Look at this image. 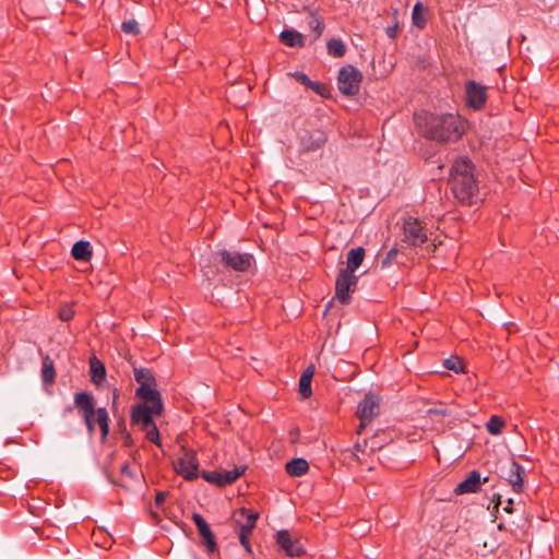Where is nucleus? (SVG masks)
<instances>
[{"mask_svg": "<svg viewBox=\"0 0 559 559\" xmlns=\"http://www.w3.org/2000/svg\"><path fill=\"white\" fill-rule=\"evenodd\" d=\"M288 75L294 78L296 80V82L306 86L307 88L309 87V85L312 81L308 78V75L306 73L300 72V71L290 72V73H288Z\"/></svg>", "mask_w": 559, "mask_h": 559, "instance_id": "e433bc0d", "label": "nucleus"}, {"mask_svg": "<svg viewBox=\"0 0 559 559\" xmlns=\"http://www.w3.org/2000/svg\"><path fill=\"white\" fill-rule=\"evenodd\" d=\"M328 53L334 58H341L346 53L345 44L338 38H331L326 43Z\"/></svg>", "mask_w": 559, "mask_h": 559, "instance_id": "bb28decb", "label": "nucleus"}, {"mask_svg": "<svg viewBox=\"0 0 559 559\" xmlns=\"http://www.w3.org/2000/svg\"><path fill=\"white\" fill-rule=\"evenodd\" d=\"M139 386L135 391L138 397L142 399L144 403L148 404L150 407H154L155 414H160L163 411V402L159 392L154 388Z\"/></svg>", "mask_w": 559, "mask_h": 559, "instance_id": "dca6fc26", "label": "nucleus"}, {"mask_svg": "<svg viewBox=\"0 0 559 559\" xmlns=\"http://www.w3.org/2000/svg\"><path fill=\"white\" fill-rule=\"evenodd\" d=\"M357 284L358 277L355 274L341 269L335 281V298L341 304L348 305L352 300L350 292L356 289Z\"/></svg>", "mask_w": 559, "mask_h": 559, "instance_id": "1a4fd4ad", "label": "nucleus"}, {"mask_svg": "<svg viewBox=\"0 0 559 559\" xmlns=\"http://www.w3.org/2000/svg\"><path fill=\"white\" fill-rule=\"evenodd\" d=\"M250 536H251V534H243V533L238 534L240 544L245 547V549L249 554H251V545H250V539H249Z\"/></svg>", "mask_w": 559, "mask_h": 559, "instance_id": "79ce46f5", "label": "nucleus"}, {"mask_svg": "<svg viewBox=\"0 0 559 559\" xmlns=\"http://www.w3.org/2000/svg\"><path fill=\"white\" fill-rule=\"evenodd\" d=\"M120 472H121V475L123 477H127V478H130V479H133V478L136 477V473H135V471H133L131 468V465L129 464V462H124L121 465Z\"/></svg>", "mask_w": 559, "mask_h": 559, "instance_id": "58836bf2", "label": "nucleus"}, {"mask_svg": "<svg viewBox=\"0 0 559 559\" xmlns=\"http://www.w3.org/2000/svg\"><path fill=\"white\" fill-rule=\"evenodd\" d=\"M74 406L82 417L88 433L95 432V426L98 425L102 438L105 439L109 432V416L105 407H96V401L90 392H78L74 394Z\"/></svg>", "mask_w": 559, "mask_h": 559, "instance_id": "7ed1b4c3", "label": "nucleus"}, {"mask_svg": "<svg viewBox=\"0 0 559 559\" xmlns=\"http://www.w3.org/2000/svg\"><path fill=\"white\" fill-rule=\"evenodd\" d=\"M380 404L379 399L373 394H366L364 400L357 406V416L360 424L357 428V433H362L364 429L379 415Z\"/></svg>", "mask_w": 559, "mask_h": 559, "instance_id": "423d86ee", "label": "nucleus"}, {"mask_svg": "<svg viewBox=\"0 0 559 559\" xmlns=\"http://www.w3.org/2000/svg\"><path fill=\"white\" fill-rule=\"evenodd\" d=\"M215 258L222 263L226 269H230L236 272H246L248 271L254 258L250 253H240L235 250H219Z\"/></svg>", "mask_w": 559, "mask_h": 559, "instance_id": "39448f33", "label": "nucleus"}, {"mask_svg": "<svg viewBox=\"0 0 559 559\" xmlns=\"http://www.w3.org/2000/svg\"><path fill=\"white\" fill-rule=\"evenodd\" d=\"M443 366L449 370L455 371L456 373L464 371V362L459 357H451L445 359Z\"/></svg>", "mask_w": 559, "mask_h": 559, "instance_id": "2f4dec72", "label": "nucleus"}, {"mask_svg": "<svg viewBox=\"0 0 559 559\" xmlns=\"http://www.w3.org/2000/svg\"><path fill=\"white\" fill-rule=\"evenodd\" d=\"M421 154H423L424 158H426V159H430L432 157V154L430 152L427 154L423 152Z\"/></svg>", "mask_w": 559, "mask_h": 559, "instance_id": "de8ad7c7", "label": "nucleus"}, {"mask_svg": "<svg viewBox=\"0 0 559 559\" xmlns=\"http://www.w3.org/2000/svg\"><path fill=\"white\" fill-rule=\"evenodd\" d=\"M504 426V421L499 416H491L488 423L486 424L487 430L491 435H499L502 431Z\"/></svg>", "mask_w": 559, "mask_h": 559, "instance_id": "c756f323", "label": "nucleus"}, {"mask_svg": "<svg viewBox=\"0 0 559 559\" xmlns=\"http://www.w3.org/2000/svg\"><path fill=\"white\" fill-rule=\"evenodd\" d=\"M126 444H127V445H130V444H131V438H130L129 436L126 438Z\"/></svg>", "mask_w": 559, "mask_h": 559, "instance_id": "09e8293b", "label": "nucleus"}, {"mask_svg": "<svg viewBox=\"0 0 559 559\" xmlns=\"http://www.w3.org/2000/svg\"><path fill=\"white\" fill-rule=\"evenodd\" d=\"M394 24L392 26L386 27L385 33L388 37L391 39H395L399 36L400 27L397 22V10L393 12Z\"/></svg>", "mask_w": 559, "mask_h": 559, "instance_id": "f704fd0d", "label": "nucleus"}, {"mask_svg": "<svg viewBox=\"0 0 559 559\" xmlns=\"http://www.w3.org/2000/svg\"><path fill=\"white\" fill-rule=\"evenodd\" d=\"M354 448H355L356 451H360V444L359 443H356Z\"/></svg>", "mask_w": 559, "mask_h": 559, "instance_id": "8fccbe9b", "label": "nucleus"}, {"mask_svg": "<svg viewBox=\"0 0 559 559\" xmlns=\"http://www.w3.org/2000/svg\"><path fill=\"white\" fill-rule=\"evenodd\" d=\"M202 477L210 484H214L221 487V474L219 471L214 472H202Z\"/></svg>", "mask_w": 559, "mask_h": 559, "instance_id": "c9c22d12", "label": "nucleus"}, {"mask_svg": "<svg viewBox=\"0 0 559 559\" xmlns=\"http://www.w3.org/2000/svg\"><path fill=\"white\" fill-rule=\"evenodd\" d=\"M64 412H68V413H71L72 412V406H68Z\"/></svg>", "mask_w": 559, "mask_h": 559, "instance_id": "3c124183", "label": "nucleus"}, {"mask_svg": "<svg viewBox=\"0 0 559 559\" xmlns=\"http://www.w3.org/2000/svg\"><path fill=\"white\" fill-rule=\"evenodd\" d=\"M492 501H496L495 508H498V506L501 504V496L499 493L495 495Z\"/></svg>", "mask_w": 559, "mask_h": 559, "instance_id": "49530a36", "label": "nucleus"}, {"mask_svg": "<svg viewBox=\"0 0 559 559\" xmlns=\"http://www.w3.org/2000/svg\"><path fill=\"white\" fill-rule=\"evenodd\" d=\"M246 471V466H237L230 471H219L221 487L230 485L236 481Z\"/></svg>", "mask_w": 559, "mask_h": 559, "instance_id": "393cba45", "label": "nucleus"}, {"mask_svg": "<svg viewBox=\"0 0 559 559\" xmlns=\"http://www.w3.org/2000/svg\"><path fill=\"white\" fill-rule=\"evenodd\" d=\"M145 432V437L148 441L155 443L156 445L160 447L159 441V431L156 427V424H153L148 427H145L142 429Z\"/></svg>", "mask_w": 559, "mask_h": 559, "instance_id": "473e14b6", "label": "nucleus"}, {"mask_svg": "<svg viewBox=\"0 0 559 559\" xmlns=\"http://www.w3.org/2000/svg\"><path fill=\"white\" fill-rule=\"evenodd\" d=\"M167 495H168V493H167V492H165V491H158V492L156 493V496H155V506H156L157 508H160V507H162V504L164 503V501H165V499H166Z\"/></svg>", "mask_w": 559, "mask_h": 559, "instance_id": "37998d69", "label": "nucleus"}, {"mask_svg": "<svg viewBox=\"0 0 559 559\" xmlns=\"http://www.w3.org/2000/svg\"><path fill=\"white\" fill-rule=\"evenodd\" d=\"M192 521L197 526L198 533L201 537L202 545L206 548L209 554L218 551L216 538L204 518L199 513L192 514Z\"/></svg>", "mask_w": 559, "mask_h": 559, "instance_id": "f8f14e48", "label": "nucleus"}, {"mask_svg": "<svg viewBox=\"0 0 559 559\" xmlns=\"http://www.w3.org/2000/svg\"><path fill=\"white\" fill-rule=\"evenodd\" d=\"M427 415L431 419H435V418H438V417L449 416L450 412H449V409L447 407H436V408H429L427 411Z\"/></svg>", "mask_w": 559, "mask_h": 559, "instance_id": "4c0bfd02", "label": "nucleus"}, {"mask_svg": "<svg viewBox=\"0 0 559 559\" xmlns=\"http://www.w3.org/2000/svg\"><path fill=\"white\" fill-rule=\"evenodd\" d=\"M428 239L427 230L423 223L413 216H407L403 222V241L409 246H421Z\"/></svg>", "mask_w": 559, "mask_h": 559, "instance_id": "0eeeda50", "label": "nucleus"}, {"mask_svg": "<svg viewBox=\"0 0 559 559\" xmlns=\"http://www.w3.org/2000/svg\"><path fill=\"white\" fill-rule=\"evenodd\" d=\"M259 513L240 508L234 515V530L237 534H251L257 525Z\"/></svg>", "mask_w": 559, "mask_h": 559, "instance_id": "ddd939ff", "label": "nucleus"}, {"mask_svg": "<svg viewBox=\"0 0 559 559\" xmlns=\"http://www.w3.org/2000/svg\"><path fill=\"white\" fill-rule=\"evenodd\" d=\"M280 40L282 44L288 47H305V37L301 33L296 29H284L280 34Z\"/></svg>", "mask_w": 559, "mask_h": 559, "instance_id": "aec40b11", "label": "nucleus"}, {"mask_svg": "<svg viewBox=\"0 0 559 559\" xmlns=\"http://www.w3.org/2000/svg\"><path fill=\"white\" fill-rule=\"evenodd\" d=\"M74 310L71 307H63L59 310V318L61 321H69L73 318Z\"/></svg>", "mask_w": 559, "mask_h": 559, "instance_id": "a19ab883", "label": "nucleus"}, {"mask_svg": "<svg viewBox=\"0 0 559 559\" xmlns=\"http://www.w3.org/2000/svg\"><path fill=\"white\" fill-rule=\"evenodd\" d=\"M314 372H316V367H314V365H309V366L305 369V371L302 372V374H301V376H308V378H311V379H312V378H313Z\"/></svg>", "mask_w": 559, "mask_h": 559, "instance_id": "c03bdc74", "label": "nucleus"}, {"mask_svg": "<svg viewBox=\"0 0 559 559\" xmlns=\"http://www.w3.org/2000/svg\"><path fill=\"white\" fill-rule=\"evenodd\" d=\"M118 396V393H117V390L114 391V397H117Z\"/></svg>", "mask_w": 559, "mask_h": 559, "instance_id": "864d4df0", "label": "nucleus"}, {"mask_svg": "<svg viewBox=\"0 0 559 559\" xmlns=\"http://www.w3.org/2000/svg\"><path fill=\"white\" fill-rule=\"evenodd\" d=\"M427 8L421 3L417 2L413 8L412 20L413 24L418 29H424L427 26Z\"/></svg>", "mask_w": 559, "mask_h": 559, "instance_id": "b1692460", "label": "nucleus"}, {"mask_svg": "<svg viewBox=\"0 0 559 559\" xmlns=\"http://www.w3.org/2000/svg\"><path fill=\"white\" fill-rule=\"evenodd\" d=\"M72 257L78 261L87 262L92 259V250L88 241H76L71 249Z\"/></svg>", "mask_w": 559, "mask_h": 559, "instance_id": "4be33fe9", "label": "nucleus"}, {"mask_svg": "<svg viewBox=\"0 0 559 559\" xmlns=\"http://www.w3.org/2000/svg\"><path fill=\"white\" fill-rule=\"evenodd\" d=\"M311 378H308V376H300L299 379V393L304 399H308L312 394L311 390Z\"/></svg>", "mask_w": 559, "mask_h": 559, "instance_id": "7c9ffc66", "label": "nucleus"}, {"mask_svg": "<svg viewBox=\"0 0 559 559\" xmlns=\"http://www.w3.org/2000/svg\"><path fill=\"white\" fill-rule=\"evenodd\" d=\"M449 186L453 197L461 204L472 205L479 194L478 173L467 156L457 157L451 167Z\"/></svg>", "mask_w": 559, "mask_h": 559, "instance_id": "f03ea898", "label": "nucleus"}, {"mask_svg": "<svg viewBox=\"0 0 559 559\" xmlns=\"http://www.w3.org/2000/svg\"><path fill=\"white\" fill-rule=\"evenodd\" d=\"M487 480L488 478L485 477L483 479V483H486ZM480 486L481 478L479 472L472 471L463 481L457 484V486L454 489V492L456 495L477 492L480 489Z\"/></svg>", "mask_w": 559, "mask_h": 559, "instance_id": "f3484780", "label": "nucleus"}, {"mask_svg": "<svg viewBox=\"0 0 559 559\" xmlns=\"http://www.w3.org/2000/svg\"><path fill=\"white\" fill-rule=\"evenodd\" d=\"M525 469L516 461L511 460L507 466L502 468L501 477L504 478L512 487L513 491L521 493L524 489Z\"/></svg>", "mask_w": 559, "mask_h": 559, "instance_id": "9b49d317", "label": "nucleus"}, {"mask_svg": "<svg viewBox=\"0 0 559 559\" xmlns=\"http://www.w3.org/2000/svg\"><path fill=\"white\" fill-rule=\"evenodd\" d=\"M503 510L507 513H512L513 512V500L512 499H508L507 506L503 508Z\"/></svg>", "mask_w": 559, "mask_h": 559, "instance_id": "a18cd8bd", "label": "nucleus"}, {"mask_svg": "<svg viewBox=\"0 0 559 559\" xmlns=\"http://www.w3.org/2000/svg\"><path fill=\"white\" fill-rule=\"evenodd\" d=\"M90 372H91V381L94 384H100L106 377V369L104 364L93 356L90 359Z\"/></svg>", "mask_w": 559, "mask_h": 559, "instance_id": "5701e85b", "label": "nucleus"}, {"mask_svg": "<svg viewBox=\"0 0 559 559\" xmlns=\"http://www.w3.org/2000/svg\"><path fill=\"white\" fill-rule=\"evenodd\" d=\"M134 379L140 386L156 385L155 378L148 369H134Z\"/></svg>", "mask_w": 559, "mask_h": 559, "instance_id": "cd10ccee", "label": "nucleus"}, {"mask_svg": "<svg viewBox=\"0 0 559 559\" xmlns=\"http://www.w3.org/2000/svg\"><path fill=\"white\" fill-rule=\"evenodd\" d=\"M487 100L486 87L475 81L465 84V103L468 108L480 110Z\"/></svg>", "mask_w": 559, "mask_h": 559, "instance_id": "9d476101", "label": "nucleus"}, {"mask_svg": "<svg viewBox=\"0 0 559 559\" xmlns=\"http://www.w3.org/2000/svg\"><path fill=\"white\" fill-rule=\"evenodd\" d=\"M308 88L312 90L317 95H319L321 97H324V98L331 97V88L325 83L311 81Z\"/></svg>", "mask_w": 559, "mask_h": 559, "instance_id": "c85d7f7f", "label": "nucleus"}, {"mask_svg": "<svg viewBox=\"0 0 559 559\" xmlns=\"http://www.w3.org/2000/svg\"><path fill=\"white\" fill-rule=\"evenodd\" d=\"M365 254L366 251L362 247L350 249L347 253L346 267L343 270L354 274L355 271L361 265L365 259Z\"/></svg>", "mask_w": 559, "mask_h": 559, "instance_id": "a211bd4d", "label": "nucleus"}, {"mask_svg": "<svg viewBox=\"0 0 559 559\" xmlns=\"http://www.w3.org/2000/svg\"><path fill=\"white\" fill-rule=\"evenodd\" d=\"M181 455L174 464L176 473L188 481L197 479L199 477V462L195 453L185 448L181 449Z\"/></svg>", "mask_w": 559, "mask_h": 559, "instance_id": "6e6552de", "label": "nucleus"}, {"mask_svg": "<svg viewBox=\"0 0 559 559\" xmlns=\"http://www.w3.org/2000/svg\"><path fill=\"white\" fill-rule=\"evenodd\" d=\"M121 29L126 34L136 36L140 34L139 24L135 20H128L121 24Z\"/></svg>", "mask_w": 559, "mask_h": 559, "instance_id": "72a5a7b5", "label": "nucleus"}, {"mask_svg": "<svg viewBox=\"0 0 559 559\" xmlns=\"http://www.w3.org/2000/svg\"><path fill=\"white\" fill-rule=\"evenodd\" d=\"M305 10H307L310 14L308 25L313 33V41H316L321 37L325 28L324 19L318 12V10H310L309 8H305Z\"/></svg>", "mask_w": 559, "mask_h": 559, "instance_id": "6ab92c4d", "label": "nucleus"}, {"mask_svg": "<svg viewBox=\"0 0 559 559\" xmlns=\"http://www.w3.org/2000/svg\"><path fill=\"white\" fill-rule=\"evenodd\" d=\"M119 485H120L121 487H123V488H128V484H127V483H121V484H119Z\"/></svg>", "mask_w": 559, "mask_h": 559, "instance_id": "603ef678", "label": "nucleus"}, {"mask_svg": "<svg viewBox=\"0 0 559 559\" xmlns=\"http://www.w3.org/2000/svg\"><path fill=\"white\" fill-rule=\"evenodd\" d=\"M399 250L396 248H392L388 251L385 258L382 260L381 265L382 267L389 266L392 261L397 257Z\"/></svg>", "mask_w": 559, "mask_h": 559, "instance_id": "ea45409f", "label": "nucleus"}, {"mask_svg": "<svg viewBox=\"0 0 559 559\" xmlns=\"http://www.w3.org/2000/svg\"><path fill=\"white\" fill-rule=\"evenodd\" d=\"M286 473L293 477H300L309 469L308 462L302 457L293 459L286 463Z\"/></svg>", "mask_w": 559, "mask_h": 559, "instance_id": "412c9836", "label": "nucleus"}, {"mask_svg": "<svg viewBox=\"0 0 559 559\" xmlns=\"http://www.w3.org/2000/svg\"><path fill=\"white\" fill-rule=\"evenodd\" d=\"M414 122L426 140H460L471 127L459 114L437 115L426 110L415 112Z\"/></svg>", "mask_w": 559, "mask_h": 559, "instance_id": "f257e3e1", "label": "nucleus"}, {"mask_svg": "<svg viewBox=\"0 0 559 559\" xmlns=\"http://www.w3.org/2000/svg\"><path fill=\"white\" fill-rule=\"evenodd\" d=\"M154 409V407H150L146 403L136 405L131 412L132 424L139 425L141 429L155 424L152 418L153 415H156Z\"/></svg>", "mask_w": 559, "mask_h": 559, "instance_id": "2eb2a0df", "label": "nucleus"}, {"mask_svg": "<svg viewBox=\"0 0 559 559\" xmlns=\"http://www.w3.org/2000/svg\"><path fill=\"white\" fill-rule=\"evenodd\" d=\"M277 544L289 557H299L305 550L297 538H294L287 531H280L276 535Z\"/></svg>", "mask_w": 559, "mask_h": 559, "instance_id": "4468645a", "label": "nucleus"}, {"mask_svg": "<svg viewBox=\"0 0 559 559\" xmlns=\"http://www.w3.org/2000/svg\"><path fill=\"white\" fill-rule=\"evenodd\" d=\"M361 81V72L352 64L344 66L338 71V90L346 96H356L359 93Z\"/></svg>", "mask_w": 559, "mask_h": 559, "instance_id": "20e7f679", "label": "nucleus"}, {"mask_svg": "<svg viewBox=\"0 0 559 559\" xmlns=\"http://www.w3.org/2000/svg\"><path fill=\"white\" fill-rule=\"evenodd\" d=\"M55 378H56V370H55L53 360L49 356H46L43 359V368H41L43 382L46 384L52 383L55 381Z\"/></svg>", "mask_w": 559, "mask_h": 559, "instance_id": "a878e982", "label": "nucleus"}]
</instances>
